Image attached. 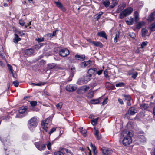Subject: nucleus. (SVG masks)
<instances>
[{
	"mask_svg": "<svg viewBox=\"0 0 155 155\" xmlns=\"http://www.w3.org/2000/svg\"><path fill=\"white\" fill-rule=\"evenodd\" d=\"M34 52V50L32 49H28L25 51V53L28 56L32 54Z\"/></svg>",
	"mask_w": 155,
	"mask_h": 155,
	"instance_id": "obj_14",
	"label": "nucleus"
},
{
	"mask_svg": "<svg viewBox=\"0 0 155 155\" xmlns=\"http://www.w3.org/2000/svg\"><path fill=\"white\" fill-rule=\"evenodd\" d=\"M148 43V42L147 41L143 42L141 44V48H143L144 47L146 46Z\"/></svg>",
	"mask_w": 155,
	"mask_h": 155,
	"instance_id": "obj_51",
	"label": "nucleus"
},
{
	"mask_svg": "<svg viewBox=\"0 0 155 155\" xmlns=\"http://www.w3.org/2000/svg\"><path fill=\"white\" fill-rule=\"evenodd\" d=\"M14 38L13 39V41L15 43H17L18 41L21 40V39L17 33L14 34Z\"/></svg>",
	"mask_w": 155,
	"mask_h": 155,
	"instance_id": "obj_15",
	"label": "nucleus"
},
{
	"mask_svg": "<svg viewBox=\"0 0 155 155\" xmlns=\"http://www.w3.org/2000/svg\"><path fill=\"white\" fill-rule=\"evenodd\" d=\"M54 3L56 4L57 6L63 11L65 12L66 11L65 8L63 7L62 3L60 2H55Z\"/></svg>",
	"mask_w": 155,
	"mask_h": 155,
	"instance_id": "obj_16",
	"label": "nucleus"
},
{
	"mask_svg": "<svg viewBox=\"0 0 155 155\" xmlns=\"http://www.w3.org/2000/svg\"><path fill=\"white\" fill-rule=\"evenodd\" d=\"M98 118L97 117L96 118L92 119L91 120V123L92 124L93 126H95L96 125L98 121Z\"/></svg>",
	"mask_w": 155,
	"mask_h": 155,
	"instance_id": "obj_31",
	"label": "nucleus"
},
{
	"mask_svg": "<svg viewBox=\"0 0 155 155\" xmlns=\"http://www.w3.org/2000/svg\"><path fill=\"white\" fill-rule=\"evenodd\" d=\"M30 104L32 106H35L37 105V102L35 101H31L30 102Z\"/></svg>",
	"mask_w": 155,
	"mask_h": 155,
	"instance_id": "obj_49",
	"label": "nucleus"
},
{
	"mask_svg": "<svg viewBox=\"0 0 155 155\" xmlns=\"http://www.w3.org/2000/svg\"><path fill=\"white\" fill-rule=\"evenodd\" d=\"M129 35L130 37L133 38H134L136 36L135 34L133 32L130 33Z\"/></svg>",
	"mask_w": 155,
	"mask_h": 155,
	"instance_id": "obj_60",
	"label": "nucleus"
},
{
	"mask_svg": "<svg viewBox=\"0 0 155 155\" xmlns=\"http://www.w3.org/2000/svg\"><path fill=\"white\" fill-rule=\"evenodd\" d=\"M101 150L102 153L104 155H111L113 152L111 149L105 147H103Z\"/></svg>",
	"mask_w": 155,
	"mask_h": 155,
	"instance_id": "obj_6",
	"label": "nucleus"
},
{
	"mask_svg": "<svg viewBox=\"0 0 155 155\" xmlns=\"http://www.w3.org/2000/svg\"><path fill=\"white\" fill-rule=\"evenodd\" d=\"M149 28L151 31H155V22L151 24L150 25Z\"/></svg>",
	"mask_w": 155,
	"mask_h": 155,
	"instance_id": "obj_32",
	"label": "nucleus"
},
{
	"mask_svg": "<svg viewBox=\"0 0 155 155\" xmlns=\"http://www.w3.org/2000/svg\"><path fill=\"white\" fill-rule=\"evenodd\" d=\"M108 98H106L104 99L102 103V104L103 105H105L107 103Z\"/></svg>",
	"mask_w": 155,
	"mask_h": 155,
	"instance_id": "obj_61",
	"label": "nucleus"
},
{
	"mask_svg": "<svg viewBox=\"0 0 155 155\" xmlns=\"http://www.w3.org/2000/svg\"><path fill=\"white\" fill-rule=\"evenodd\" d=\"M76 89L77 87L73 86V85H67L66 87V90L67 91L69 92L74 91Z\"/></svg>",
	"mask_w": 155,
	"mask_h": 155,
	"instance_id": "obj_11",
	"label": "nucleus"
},
{
	"mask_svg": "<svg viewBox=\"0 0 155 155\" xmlns=\"http://www.w3.org/2000/svg\"><path fill=\"white\" fill-rule=\"evenodd\" d=\"M115 86L117 87H122L124 86V84L122 82L119 83L117 84Z\"/></svg>",
	"mask_w": 155,
	"mask_h": 155,
	"instance_id": "obj_50",
	"label": "nucleus"
},
{
	"mask_svg": "<svg viewBox=\"0 0 155 155\" xmlns=\"http://www.w3.org/2000/svg\"><path fill=\"white\" fill-rule=\"evenodd\" d=\"M134 20H126L127 24L129 25H132L134 22Z\"/></svg>",
	"mask_w": 155,
	"mask_h": 155,
	"instance_id": "obj_41",
	"label": "nucleus"
},
{
	"mask_svg": "<svg viewBox=\"0 0 155 155\" xmlns=\"http://www.w3.org/2000/svg\"><path fill=\"white\" fill-rule=\"evenodd\" d=\"M103 12H100L99 13L95 15V18L97 19H99L101 18V16L103 14Z\"/></svg>",
	"mask_w": 155,
	"mask_h": 155,
	"instance_id": "obj_33",
	"label": "nucleus"
},
{
	"mask_svg": "<svg viewBox=\"0 0 155 155\" xmlns=\"http://www.w3.org/2000/svg\"><path fill=\"white\" fill-rule=\"evenodd\" d=\"M124 96L125 97V99L127 100V101H130L131 100V98L130 95H124Z\"/></svg>",
	"mask_w": 155,
	"mask_h": 155,
	"instance_id": "obj_48",
	"label": "nucleus"
},
{
	"mask_svg": "<svg viewBox=\"0 0 155 155\" xmlns=\"http://www.w3.org/2000/svg\"><path fill=\"white\" fill-rule=\"evenodd\" d=\"M36 40H37L38 42L43 41H44V38H38L37 39H36Z\"/></svg>",
	"mask_w": 155,
	"mask_h": 155,
	"instance_id": "obj_57",
	"label": "nucleus"
},
{
	"mask_svg": "<svg viewBox=\"0 0 155 155\" xmlns=\"http://www.w3.org/2000/svg\"><path fill=\"white\" fill-rule=\"evenodd\" d=\"M19 23L21 26H23L25 25V22L23 20H19Z\"/></svg>",
	"mask_w": 155,
	"mask_h": 155,
	"instance_id": "obj_58",
	"label": "nucleus"
},
{
	"mask_svg": "<svg viewBox=\"0 0 155 155\" xmlns=\"http://www.w3.org/2000/svg\"><path fill=\"white\" fill-rule=\"evenodd\" d=\"M135 72V71L134 69H132L128 71L127 74L129 76L131 75Z\"/></svg>",
	"mask_w": 155,
	"mask_h": 155,
	"instance_id": "obj_43",
	"label": "nucleus"
},
{
	"mask_svg": "<svg viewBox=\"0 0 155 155\" xmlns=\"http://www.w3.org/2000/svg\"><path fill=\"white\" fill-rule=\"evenodd\" d=\"M142 35L143 37H145L148 33V31L145 28H143L141 30Z\"/></svg>",
	"mask_w": 155,
	"mask_h": 155,
	"instance_id": "obj_24",
	"label": "nucleus"
},
{
	"mask_svg": "<svg viewBox=\"0 0 155 155\" xmlns=\"http://www.w3.org/2000/svg\"><path fill=\"white\" fill-rule=\"evenodd\" d=\"M133 9L131 7H129L122 11L120 14V18H123L124 17L130 15L133 12Z\"/></svg>",
	"mask_w": 155,
	"mask_h": 155,
	"instance_id": "obj_3",
	"label": "nucleus"
},
{
	"mask_svg": "<svg viewBox=\"0 0 155 155\" xmlns=\"http://www.w3.org/2000/svg\"><path fill=\"white\" fill-rule=\"evenodd\" d=\"M85 56L84 55H78L76 54L75 56V58H78V60H80L81 61H83L85 59Z\"/></svg>",
	"mask_w": 155,
	"mask_h": 155,
	"instance_id": "obj_17",
	"label": "nucleus"
},
{
	"mask_svg": "<svg viewBox=\"0 0 155 155\" xmlns=\"http://www.w3.org/2000/svg\"><path fill=\"white\" fill-rule=\"evenodd\" d=\"M120 33L119 32H117L116 33L114 39V41L115 43H116L117 42L118 39L119 37Z\"/></svg>",
	"mask_w": 155,
	"mask_h": 155,
	"instance_id": "obj_30",
	"label": "nucleus"
},
{
	"mask_svg": "<svg viewBox=\"0 0 155 155\" xmlns=\"http://www.w3.org/2000/svg\"><path fill=\"white\" fill-rule=\"evenodd\" d=\"M63 104L62 102H60L56 105L57 108L58 109H61L62 107Z\"/></svg>",
	"mask_w": 155,
	"mask_h": 155,
	"instance_id": "obj_46",
	"label": "nucleus"
},
{
	"mask_svg": "<svg viewBox=\"0 0 155 155\" xmlns=\"http://www.w3.org/2000/svg\"><path fill=\"white\" fill-rule=\"evenodd\" d=\"M34 144L37 148L40 151L44 150L46 148L45 145L43 144L41 145L40 142H35Z\"/></svg>",
	"mask_w": 155,
	"mask_h": 155,
	"instance_id": "obj_9",
	"label": "nucleus"
},
{
	"mask_svg": "<svg viewBox=\"0 0 155 155\" xmlns=\"http://www.w3.org/2000/svg\"><path fill=\"white\" fill-rule=\"evenodd\" d=\"M52 119L51 117V116H50L48 118H46L45 121H44L45 124H48L51 121Z\"/></svg>",
	"mask_w": 155,
	"mask_h": 155,
	"instance_id": "obj_36",
	"label": "nucleus"
},
{
	"mask_svg": "<svg viewBox=\"0 0 155 155\" xmlns=\"http://www.w3.org/2000/svg\"><path fill=\"white\" fill-rule=\"evenodd\" d=\"M138 75V73L137 72L135 71L134 73L133 74L131 75L132 78L134 79H135Z\"/></svg>",
	"mask_w": 155,
	"mask_h": 155,
	"instance_id": "obj_44",
	"label": "nucleus"
},
{
	"mask_svg": "<svg viewBox=\"0 0 155 155\" xmlns=\"http://www.w3.org/2000/svg\"><path fill=\"white\" fill-rule=\"evenodd\" d=\"M97 70L96 68H93L89 69L87 72L88 74L90 77H92V75L94 76L97 73Z\"/></svg>",
	"mask_w": 155,
	"mask_h": 155,
	"instance_id": "obj_7",
	"label": "nucleus"
},
{
	"mask_svg": "<svg viewBox=\"0 0 155 155\" xmlns=\"http://www.w3.org/2000/svg\"><path fill=\"white\" fill-rule=\"evenodd\" d=\"M136 113L135 110V108L134 107H131L129 108L126 113V114H129L130 115H133Z\"/></svg>",
	"mask_w": 155,
	"mask_h": 155,
	"instance_id": "obj_13",
	"label": "nucleus"
},
{
	"mask_svg": "<svg viewBox=\"0 0 155 155\" xmlns=\"http://www.w3.org/2000/svg\"><path fill=\"white\" fill-rule=\"evenodd\" d=\"M75 71V67H73L71 68L70 71L71 74L69 78L68 79V81H70L72 80V77L74 74Z\"/></svg>",
	"mask_w": 155,
	"mask_h": 155,
	"instance_id": "obj_12",
	"label": "nucleus"
},
{
	"mask_svg": "<svg viewBox=\"0 0 155 155\" xmlns=\"http://www.w3.org/2000/svg\"><path fill=\"white\" fill-rule=\"evenodd\" d=\"M15 32L17 34H18L21 36H22L25 34L23 32V31L21 30H17Z\"/></svg>",
	"mask_w": 155,
	"mask_h": 155,
	"instance_id": "obj_40",
	"label": "nucleus"
},
{
	"mask_svg": "<svg viewBox=\"0 0 155 155\" xmlns=\"http://www.w3.org/2000/svg\"><path fill=\"white\" fill-rule=\"evenodd\" d=\"M86 40L88 42L91 43L92 45H93L94 41H92L91 39H86Z\"/></svg>",
	"mask_w": 155,
	"mask_h": 155,
	"instance_id": "obj_62",
	"label": "nucleus"
},
{
	"mask_svg": "<svg viewBox=\"0 0 155 155\" xmlns=\"http://www.w3.org/2000/svg\"><path fill=\"white\" fill-rule=\"evenodd\" d=\"M155 19V11L152 12L148 17V19Z\"/></svg>",
	"mask_w": 155,
	"mask_h": 155,
	"instance_id": "obj_26",
	"label": "nucleus"
},
{
	"mask_svg": "<svg viewBox=\"0 0 155 155\" xmlns=\"http://www.w3.org/2000/svg\"><path fill=\"white\" fill-rule=\"evenodd\" d=\"M100 101L98 99H93L91 101V103L94 104H97L99 103Z\"/></svg>",
	"mask_w": 155,
	"mask_h": 155,
	"instance_id": "obj_34",
	"label": "nucleus"
},
{
	"mask_svg": "<svg viewBox=\"0 0 155 155\" xmlns=\"http://www.w3.org/2000/svg\"><path fill=\"white\" fill-rule=\"evenodd\" d=\"M54 64H49V65H48V68H49V69H52L53 68H54Z\"/></svg>",
	"mask_w": 155,
	"mask_h": 155,
	"instance_id": "obj_64",
	"label": "nucleus"
},
{
	"mask_svg": "<svg viewBox=\"0 0 155 155\" xmlns=\"http://www.w3.org/2000/svg\"><path fill=\"white\" fill-rule=\"evenodd\" d=\"M137 20H134L136 22L135 28L138 29H140L142 27L145 26L146 23L144 21H141L140 22L137 21Z\"/></svg>",
	"mask_w": 155,
	"mask_h": 155,
	"instance_id": "obj_8",
	"label": "nucleus"
},
{
	"mask_svg": "<svg viewBox=\"0 0 155 155\" xmlns=\"http://www.w3.org/2000/svg\"><path fill=\"white\" fill-rule=\"evenodd\" d=\"M112 2L111 5L110 6V8H113L117 5L118 3V1L117 0H112Z\"/></svg>",
	"mask_w": 155,
	"mask_h": 155,
	"instance_id": "obj_21",
	"label": "nucleus"
},
{
	"mask_svg": "<svg viewBox=\"0 0 155 155\" xmlns=\"http://www.w3.org/2000/svg\"><path fill=\"white\" fill-rule=\"evenodd\" d=\"M93 45L97 47H98L100 48H102L103 47V45L100 42H96L94 41Z\"/></svg>",
	"mask_w": 155,
	"mask_h": 155,
	"instance_id": "obj_25",
	"label": "nucleus"
},
{
	"mask_svg": "<svg viewBox=\"0 0 155 155\" xmlns=\"http://www.w3.org/2000/svg\"><path fill=\"white\" fill-rule=\"evenodd\" d=\"M94 94V91L90 90L87 94V96L88 98H91L92 97Z\"/></svg>",
	"mask_w": 155,
	"mask_h": 155,
	"instance_id": "obj_27",
	"label": "nucleus"
},
{
	"mask_svg": "<svg viewBox=\"0 0 155 155\" xmlns=\"http://www.w3.org/2000/svg\"><path fill=\"white\" fill-rule=\"evenodd\" d=\"M46 83L45 82H40V83L36 84L35 86H41L42 85H44Z\"/></svg>",
	"mask_w": 155,
	"mask_h": 155,
	"instance_id": "obj_55",
	"label": "nucleus"
},
{
	"mask_svg": "<svg viewBox=\"0 0 155 155\" xmlns=\"http://www.w3.org/2000/svg\"><path fill=\"white\" fill-rule=\"evenodd\" d=\"M47 147L48 148V149L50 150H51V144L50 142L48 141V143L47 144Z\"/></svg>",
	"mask_w": 155,
	"mask_h": 155,
	"instance_id": "obj_56",
	"label": "nucleus"
},
{
	"mask_svg": "<svg viewBox=\"0 0 155 155\" xmlns=\"http://www.w3.org/2000/svg\"><path fill=\"white\" fill-rule=\"evenodd\" d=\"M91 63V61L90 60L87 61L82 62L80 64V66L82 68H85L86 67L89 66Z\"/></svg>",
	"mask_w": 155,
	"mask_h": 155,
	"instance_id": "obj_10",
	"label": "nucleus"
},
{
	"mask_svg": "<svg viewBox=\"0 0 155 155\" xmlns=\"http://www.w3.org/2000/svg\"><path fill=\"white\" fill-rule=\"evenodd\" d=\"M89 89V87L88 86V87H87L86 86H84L83 88V90L84 91H87L88 90V89Z\"/></svg>",
	"mask_w": 155,
	"mask_h": 155,
	"instance_id": "obj_59",
	"label": "nucleus"
},
{
	"mask_svg": "<svg viewBox=\"0 0 155 155\" xmlns=\"http://www.w3.org/2000/svg\"><path fill=\"white\" fill-rule=\"evenodd\" d=\"M56 127H54L52 128L49 133V135H50L52 133L54 132L56 130Z\"/></svg>",
	"mask_w": 155,
	"mask_h": 155,
	"instance_id": "obj_53",
	"label": "nucleus"
},
{
	"mask_svg": "<svg viewBox=\"0 0 155 155\" xmlns=\"http://www.w3.org/2000/svg\"><path fill=\"white\" fill-rule=\"evenodd\" d=\"M91 147L92 148L93 151L94 155H96V154L97 152V148L95 146H94L92 143H90Z\"/></svg>",
	"mask_w": 155,
	"mask_h": 155,
	"instance_id": "obj_23",
	"label": "nucleus"
},
{
	"mask_svg": "<svg viewBox=\"0 0 155 155\" xmlns=\"http://www.w3.org/2000/svg\"><path fill=\"white\" fill-rule=\"evenodd\" d=\"M54 155H64V154L62 151H59L55 152Z\"/></svg>",
	"mask_w": 155,
	"mask_h": 155,
	"instance_id": "obj_54",
	"label": "nucleus"
},
{
	"mask_svg": "<svg viewBox=\"0 0 155 155\" xmlns=\"http://www.w3.org/2000/svg\"><path fill=\"white\" fill-rule=\"evenodd\" d=\"M138 138L139 140L141 142H144L146 141L147 139L145 136L143 135H138Z\"/></svg>",
	"mask_w": 155,
	"mask_h": 155,
	"instance_id": "obj_18",
	"label": "nucleus"
},
{
	"mask_svg": "<svg viewBox=\"0 0 155 155\" xmlns=\"http://www.w3.org/2000/svg\"><path fill=\"white\" fill-rule=\"evenodd\" d=\"M95 132L94 133V134L95 136L99 134V132L98 130L94 129Z\"/></svg>",
	"mask_w": 155,
	"mask_h": 155,
	"instance_id": "obj_63",
	"label": "nucleus"
},
{
	"mask_svg": "<svg viewBox=\"0 0 155 155\" xmlns=\"http://www.w3.org/2000/svg\"><path fill=\"white\" fill-rule=\"evenodd\" d=\"M104 74L105 77L106 78H108V79H109V76L108 74V71L107 69L105 70L104 72Z\"/></svg>",
	"mask_w": 155,
	"mask_h": 155,
	"instance_id": "obj_45",
	"label": "nucleus"
},
{
	"mask_svg": "<svg viewBox=\"0 0 155 155\" xmlns=\"http://www.w3.org/2000/svg\"><path fill=\"white\" fill-rule=\"evenodd\" d=\"M45 123L44 121H42L41 123V125L42 127L43 128L44 130L46 131H47V129L48 127H47V125Z\"/></svg>",
	"mask_w": 155,
	"mask_h": 155,
	"instance_id": "obj_28",
	"label": "nucleus"
},
{
	"mask_svg": "<svg viewBox=\"0 0 155 155\" xmlns=\"http://www.w3.org/2000/svg\"><path fill=\"white\" fill-rule=\"evenodd\" d=\"M80 132L82 133L83 136L84 137H86L87 136V131L86 130H82L80 131Z\"/></svg>",
	"mask_w": 155,
	"mask_h": 155,
	"instance_id": "obj_47",
	"label": "nucleus"
},
{
	"mask_svg": "<svg viewBox=\"0 0 155 155\" xmlns=\"http://www.w3.org/2000/svg\"><path fill=\"white\" fill-rule=\"evenodd\" d=\"M142 108L144 109H146L148 108L149 106L148 104H143L140 105Z\"/></svg>",
	"mask_w": 155,
	"mask_h": 155,
	"instance_id": "obj_35",
	"label": "nucleus"
},
{
	"mask_svg": "<svg viewBox=\"0 0 155 155\" xmlns=\"http://www.w3.org/2000/svg\"><path fill=\"white\" fill-rule=\"evenodd\" d=\"M7 66L10 72H11V73L12 74L13 77L15 78L13 73L14 71L13 70L12 67L9 64H7Z\"/></svg>",
	"mask_w": 155,
	"mask_h": 155,
	"instance_id": "obj_29",
	"label": "nucleus"
},
{
	"mask_svg": "<svg viewBox=\"0 0 155 155\" xmlns=\"http://www.w3.org/2000/svg\"><path fill=\"white\" fill-rule=\"evenodd\" d=\"M38 120L35 117H33L30 119L28 122V126L29 129L32 130L37 125Z\"/></svg>",
	"mask_w": 155,
	"mask_h": 155,
	"instance_id": "obj_2",
	"label": "nucleus"
},
{
	"mask_svg": "<svg viewBox=\"0 0 155 155\" xmlns=\"http://www.w3.org/2000/svg\"><path fill=\"white\" fill-rule=\"evenodd\" d=\"M103 4L106 8L108 7L109 6L110 2L109 1H103L102 2Z\"/></svg>",
	"mask_w": 155,
	"mask_h": 155,
	"instance_id": "obj_37",
	"label": "nucleus"
},
{
	"mask_svg": "<svg viewBox=\"0 0 155 155\" xmlns=\"http://www.w3.org/2000/svg\"><path fill=\"white\" fill-rule=\"evenodd\" d=\"M58 31V30H55L53 32L52 34H49L46 35L48 36H49L50 37H52V36H54L56 35V32Z\"/></svg>",
	"mask_w": 155,
	"mask_h": 155,
	"instance_id": "obj_39",
	"label": "nucleus"
},
{
	"mask_svg": "<svg viewBox=\"0 0 155 155\" xmlns=\"http://www.w3.org/2000/svg\"><path fill=\"white\" fill-rule=\"evenodd\" d=\"M69 50L66 48L61 49L59 52L60 56L62 57H65L69 54Z\"/></svg>",
	"mask_w": 155,
	"mask_h": 155,
	"instance_id": "obj_5",
	"label": "nucleus"
},
{
	"mask_svg": "<svg viewBox=\"0 0 155 155\" xmlns=\"http://www.w3.org/2000/svg\"><path fill=\"white\" fill-rule=\"evenodd\" d=\"M135 19H138L139 18V14L137 11H135L134 13Z\"/></svg>",
	"mask_w": 155,
	"mask_h": 155,
	"instance_id": "obj_42",
	"label": "nucleus"
},
{
	"mask_svg": "<svg viewBox=\"0 0 155 155\" xmlns=\"http://www.w3.org/2000/svg\"><path fill=\"white\" fill-rule=\"evenodd\" d=\"M121 135L124 137L122 140L123 145L127 146L132 142V140L130 136V132L126 130L123 131L121 133Z\"/></svg>",
	"mask_w": 155,
	"mask_h": 155,
	"instance_id": "obj_1",
	"label": "nucleus"
},
{
	"mask_svg": "<svg viewBox=\"0 0 155 155\" xmlns=\"http://www.w3.org/2000/svg\"><path fill=\"white\" fill-rule=\"evenodd\" d=\"M27 110V107L22 106L19 109V112L20 114H23Z\"/></svg>",
	"mask_w": 155,
	"mask_h": 155,
	"instance_id": "obj_19",
	"label": "nucleus"
},
{
	"mask_svg": "<svg viewBox=\"0 0 155 155\" xmlns=\"http://www.w3.org/2000/svg\"><path fill=\"white\" fill-rule=\"evenodd\" d=\"M91 79V77H90L88 74L83 76V78L78 81V84H81V83H79V81L83 84H86Z\"/></svg>",
	"mask_w": 155,
	"mask_h": 155,
	"instance_id": "obj_4",
	"label": "nucleus"
},
{
	"mask_svg": "<svg viewBox=\"0 0 155 155\" xmlns=\"http://www.w3.org/2000/svg\"><path fill=\"white\" fill-rule=\"evenodd\" d=\"M126 6V4L125 3H123L122 4L119 5L118 7L117 11L118 12H120L123 10Z\"/></svg>",
	"mask_w": 155,
	"mask_h": 155,
	"instance_id": "obj_22",
	"label": "nucleus"
},
{
	"mask_svg": "<svg viewBox=\"0 0 155 155\" xmlns=\"http://www.w3.org/2000/svg\"><path fill=\"white\" fill-rule=\"evenodd\" d=\"M60 150L63 151H65L67 153H69L71 154H72V152L70 150L68 149H67L65 148H62Z\"/></svg>",
	"mask_w": 155,
	"mask_h": 155,
	"instance_id": "obj_38",
	"label": "nucleus"
},
{
	"mask_svg": "<svg viewBox=\"0 0 155 155\" xmlns=\"http://www.w3.org/2000/svg\"><path fill=\"white\" fill-rule=\"evenodd\" d=\"M97 35L100 37L104 38L106 39H107L106 34L104 31L98 32L97 34Z\"/></svg>",
	"mask_w": 155,
	"mask_h": 155,
	"instance_id": "obj_20",
	"label": "nucleus"
},
{
	"mask_svg": "<svg viewBox=\"0 0 155 155\" xmlns=\"http://www.w3.org/2000/svg\"><path fill=\"white\" fill-rule=\"evenodd\" d=\"M13 84H14V86L15 87H18L19 85V82L17 80H15L13 82Z\"/></svg>",
	"mask_w": 155,
	"mask_h": 155,
	"instance_id": "obj_52",
	"label": "nucleus"
}]
</instances>
